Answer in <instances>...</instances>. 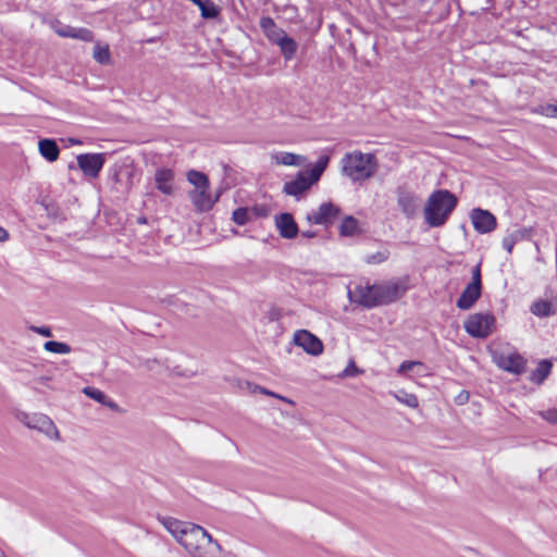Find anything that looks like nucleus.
<instances>
[{
	"label": "nucleus",
	"instance_id": "obj_22",
	"mask_svg": "<svg viewBox=\"0 0 557 557\" xmlns=\"http://www.w3.org/2000/svg\"><path fill=\"white\" fill-rule=\"evenodd\" d=\"M195 4L199 8L200 15L205 20H215L221 13V9L212 0H199Z\"/></svg>",
	"mask_w": 557,
	"mask_h": 557
},
{
	"label": "nucleus",
	"instance_id": "obj_38",
	"mask_svg": "<svg viewBox=\"0 0 557 557\" xmlns=\"http://www.w3.org/2000/svg\"><path fill=\"white\" fill-rule=\"evenodd\" d=\"M540 416L549 423H557V408L541 411Z\"/></svg>",
	"mask_w": 557,
	"mask_h": 557
},
{
	"label": "nucleus",
	"instance_id": "obj_2",
	"mask_svg": "<svg viewBox=\"0 0 557 557\" xmlns=\"http://www.w3.org/2000/svg\"><path fill=\"white\" fill-rule=\"evenodd\" d=\"M457 197L447 189L433 191L424 208L425 222L431 227H440L446 223L457 207Z\"/></svg>",
	"mask_w": 557,
	"mask_h": 557
},
{
	"label": "nucleus",
	"instance_id": "obj_8",
	"mask_svg": "<svg viewBox=\"0 0 557 557\" xmlns=\"http://www.w3.org/2000/svg\"><path fill=\"white\" fill-rule=\"evenodd\" d=\"M22 421L27 428L38 430L50 438L58 440L60 436L53 421L44 413L24 414Z\"/></svg>",
	"mask_w": 557,
	"mask_h": 557
},
{
	"label": "nucleus",
	"instance_id": "obj_12",
	"mask_svg": "<svg viewBox=\"0 0 557 557\" xmlns=\"http://www.w3.org/2000/svg\"><path fill=\"white\" fill-rule=\"evenodd\" d=\"M470 219L474 230L481 234L491 233L497 226V220L488 210L474 208L470 212Z\"/></svg>",
	"mask_w": 557,
	"mask_h": 557
},
{
	"label": "nucleus",
	"instance_id": "obj_6",
	"mask_svg": "<svg viewBox=\"0 0 557 557\" xmlns=\"http://www.w3.org/2000/svg\"><path fill=\"white\" fill-rule=\"evenodd\" d=\"M407 290L404 281L374 284L376 306L388 305L399 299Z\"/></svg>",
	"mask_w": 557,
	"mask_h": 557
},
{
	"label": "nucleus",
	"instance_id": "obj_15",
	"mask_svg": "<svg viewBox=\"0 0 557 557\" xmlns=\"http://www.w3.org/2000/svg\"><path fill=\"white\" fill-rule=\"evenodd\" d=\"M275 226L278 230L281 237L285 239L295 238L299 228L292 213L284 212L275 216Z\"/></svg>",
	"mask_w": 557,
	"mask_h": 557
},
{
	"label": "nucleus",
	"instance_id": "obj_9",
	"mask_svg": "<svg viewBox=\"0 0 557 557\" xmlns=\"http://www.w3.org/2000/svg\"><path fill=\"white\" fill-rule=\"evenodd\" d=\"M106 163L104 153H82L77 156V165L82 172L91 178L98 177Z\"/></svg>",
	"mask_w": 557,
	"mask_h": 557
},
{
	"label": "nucleus",
	"instance_id": "obj_20",
	"mask_svg": "<svg viewBox=\"0 0 557 557\" xmlns=\"http://www.w3.org/2000/svg\"><path fill=\"white\" fill-rule=\"evenodd\" d=\"M38 149L40 154L49 162H54L59 158L60 148L54 139H40L38 143Z\"/></svg>",
	"mask_w": 557,
	"mask_h": 557
},
{
	"label": "nucleus",
	"instance_id": "obj_10",
	"mask_svg": "<svg viewBox=\"0 0 557 557\" xmlns=\"http://www.w3.org/2000/svg\"><path fill=\"white\" fill-rule=\"evenodd\" d=\"M341 210L332 202H323L317 211L307 214L310 224L331 225L338 218Z\"/></svg>",
	"mask_w": 557,
	"mask_h": 557
},
{
	"label": "nucleus",
	"instance_id": "obj_37",
	"mask_svg": "<svg viewBox=\"0 0 557 557\" xmlns=\"http://www.w3.org/2000/svg\"><path fill=\"white\" fill-rule=\"evenodd\" d=\"M471 282L470 284L482 287V276H481V264H476L471 271Z\"/></svg>",
	"mask_w": 557,
	"mask_h": 557
},
{
	"label": "nucleus",
	"instance_id": "obj_44",
	"mask_svg": "<svg viewBox=\"0 0 557 557\" xmlns=\"http://www.w3.org/2000/svg\"><path fill=\"white\" fill-rule=\"evenodd\" d=\"M468 398H469V393H468V392H466V391L461 392V393L458 395V397H457V399H458L459 404H463L465 401H467V400H468Z\"/></svg>",
	"mask_w": 557,
	"mask_h": 557
},
{
	"label": "nucleus",
	"instance_id": "obj_13",
	"mask_svg": "<svg viewBox=\"0 0 557 557\" xmlns=\"http://www.w3.org/2000/svg\"><path fill=\"white\" fill-rule=\"evenodd\" d=\"M312 185L314 184L311 183L308 173L300 171L293 181L284 184L283 191L288 196L299 199Z\"/></svg>",
	"mask_w": 557,
	"mask_h": 557
},
{
	"label": "nucleus",
	"instance_id": "obj_45",
	"mask_svg": "<svg viewBox=\"0 0 557 557\" xmlns=\"http://www.w3.org/2000/svg\"><path fill=\"white\" fill-rule=\"evenodd\" d=\"M317 236V232L314 231H302L301 232V237L304 238H313Z\"/></svg>",
	"mask_w": 557,
	"mask_h": 557
},
{
	"label": "nucleus",
	"instance_id": "obj_25",
	"mask_svg": "<svg viewBox=\"0 0 557 557\" xmlns=\"http://www.w3.org/2000/svg\"><path fill=\"white\" fill-rule=\"evenodd\" d=\"M187 180H188V182L191 185L195 186V189L209 188L210 187L209 178L202 172H199V171H196V170H190L187 173Z\"/></svg>",
	"mask_w": 557,
	"mask_h": 557
},
{
	"label": "nucleus",
	"instance_id": "obj_30",
	"mask_svg": "<svg viewBox=\"0 0 557 557\" xmlns=\"http://www.w3.org/2000/svg\"><path fill=\"white\" fill-rule=\"evenodd\" d=\"M396 398L410 408H417L419 406L418 397L414 394L406 393L400 391Z\"/></svg>",
	"mask_w": 557,
	"mask_h": 557
},
{
	"label": "nucleus",
	"instance_id": "obj_32",
	"mask_svg": "<svg viewBox=\"0 0 557 557\" xmlns=\"http://www.w3.org/2000/svg\"><path fill=\"white\" fill-rule=\"evenodd\" d=\"M277 162L284 165H299L300 156L292 152H283L280 157H277Z\"/></svg>",
	"mask_w": 557,
	"mask_h": 557
},
{
	"label": "nucleus",
	"instance_id": "obj_41",
	"mask_svg": "<svg viewBox=\"0 0 557 557\" xmlns=\"http://www.w3.org/2000/svg\"><path fill=\"white\" fill-rule=\"evenodd\" d=\"M29 330L45 337H51L52 331L49 326L30 325Z\"/></svg>",
	"mask_w": 557,
	"mask_h": 557
},
{
	"label": "nucleus",
	"instance_id": "obj_33",
	"mask_svg": "<svg viewBox=\"0 0 557 557\" xmlns=\"http://www.w3.org/2000/svg\"><path fill=\"white\" fill-rule=\"evenodd\" d=\"M74 39H79L82 41L90 42L94 40V33L85 27L74 28L73 37Z\"/></svg>",
	"mask_w": 557,
	"mask_h": 557
},
{
	"label": "nucleus",
	"instance_id": "obj_27",
	"mask_svg": "<svg viewBox=\"0 0 557 557\" xmlns=\"http://www.w3.org/2000/svg\"><path fill=\"white\" fill-rule=\"evenodd\" d=\"M45 350L53 354H69L72 351V347L63 342L48 341L44 344Z\"/></svg>",
	"mask_w": 557,
	"mask_h": 557
},
{
	"label": "nucleus",
	"instance_id": "obj_50",
	"mask_svg": "<svg viewBox=\"0 0 557 557\" xmlns=\"http://www.w3.org/2000/svg\"><path fill=\"white\" fill-rule=\"evenodd\" d=\"M222 191H218L216 195H215V198L213 200H215V202L219 200L220 196H221Z\"/></svg>",
	"mask_w": 557,
	"mask_h": 557
},
{
	"label": "nucleus",
	"instance_id": "obj_47",
	"mask_svg": "<svg viewBox=\"0 0 557 557\" xmlns=\"http://www.w3.org/2000/svg\"><path fill=\"white\" fill-rule=\"evenodd\" d=\"M9 238V233L7 230L0 226V242H4Z\"/></svg>",
	"mask_w": 557,
	"mask_h": 557
},
{
	"label": "nucleus",
	"instance_id": "obj_29",
	"mask_svg": "<svg viewBox=\"0 0 557 557\" xmlns=\"http://www.w3.org/2000/svg\"><path fill=\"white\" fill-rule=\"evenodd\" d=\"M83 393L87 397L96 400L99 404H104V401H107V395L102 391H100L99 388H96V387H92V386H86V387L83 388Z\"/></svg>",
	"mask_w": 557,
	"mask_h": 557
},
{
	"label": "nucleus",
	"instance_id": "obj_39",
	"mask_svg": "<svg viewBox=\"0 0 557 557\" xmlns=\"http://www.w3.org/2000/svg\"><path fill=\"white\" fill-rule=\"evenodd\" d=\"M74 28L75 27H72L70 25H61L59 27L55 28V33L60 36V37H63V38H72L73 37V33H74Z\"/></svg>",
	"mask_w": 557,
	"mask_h": 557
},
{
	"label": "nucleus",
	"instance_id": "obj_28",
	"mask_svg": "<svg viewBox=\"0 0 557 557\" xmlns=\"http://www.w3.org/2000/svg\"><path fill=\"white\" fill-rule=\"evenodd\" d=\"M250 219V210L247 207H239L233 211L232 220L237 225H246Z\"/></svg>",
	"mask_w": 557,
	"mask_h": 557
},
{
	"label": "nucleus",
	"instance_id": "obj_17",
	"mask_svg": "<svg viewBox=\"0 0 557 557\" xmlns=\"http://www.w3.org/2000/svg\"><path fill=\"white\" fill-rule=\"evenodd\" d=\"M481 295L482 287L469 283L457 299L456 306L460 310H469L479 300Z\"/></svg>",
	"mask_w": 557,
	"mask_h": 557
},
{
	"label": "nucleus",
	"instance_id": "obj_14",
	"mask_svg": "<svg viewBox=\"0 0 557 557\" xmlns=\"http://www.w3.org/2000/svg\"><path fill=\"white\" fill-rule=\"evenodd\" d=\"M349 299L367 308L376 307L374 285H357L352 290H348Z\"/></svg>",
	"mask_w": 557,
	"mask_h": 557
},
{
	"label": "nucleus",
	"instance_id": "obj_40",
	"mask_svg": "<svg viewBox=\"0 0 557 557\" xmlns=\"http://www.w3.org/2000/svg\"><path fill=\"white\" fill-rule=\"evenodd\" d=\"M359 372L360 371L357 368L356 363L354 361H350L349 364L342 372V376L350 377L357 375Z\"/></svg>",
	"mask_w": 557,
	"mask_h": 557
},
{
	"label": "nucleus",
	"instance_id": "obj_43",
	"mask_svg": "<svg viewBox=\"0 0 557 557\" xmlns=\"http://www.w3.org/2000/svg\"><path fill=\"white\" fill-rule=\"evenodd\" d=\"M257 391H258L259 393H261V394H264V395H269V396L277 397V398H280V399H282V400H285V401L287 400L285 397L280 396V395H277V394H275L274 392H271V391H269V389H267V388H264V387H261V386H259V385H255V387H253V392H257Z\"/></svg>",
	"mask_w": 557,
	"mask_h": 557
},
{
	"label": "nucleus",
	"instance_id": "obj_3",
	"mask_svg": "<svg viewBox=\"0 0 557 557\" xmlns=\"http://www.w3.org/2000/svg\"><path fill=\"white\" fill-rule=\"evenodd\" d=\"M342 173L352 182H364L377 171V159L373 153H363L359 150L346 153L342 159Z\"/></svg>",
	"mask_w": 557,
	"mask_h": 557
},
{
	"label": "nucleus",
	"instance_id": "obj_4",
	"mask_svg": "<svg viewBox=\"0 0 557 557\" xmlns=\"http://www.w3.org/2000/svg\"><path fill=\"white\" fill-rule=\"evenodd\" d=\"M259 26L267 39L276 45L286 62L296 57L298 50L297 41L287 35V33L278 27L271 16H262Z\"/></svg>",
	"mask_w": 557,
	"mask_h": 557
},
{
	"label": "nucleus",
	"instance_id": "obj_24",
	"mask_svg": "<svg viewBox=\"0 0 557 557\" xmlns=\"http://www.w3.org/2000/svg\"><path fill=\"white\" fill-rule=\"evenodd\" d=\"M359 232V222L352 215L346 216L339 225L342 236H354Z\"/></svg>",
	"mask_w": 557,
	"mask_h": 557
},
{
	"label": "nucleus",
	"instance_id": "obj_49",
	"mask_svg": "<svg viewBox=\"0 0 557 557\" xmlns=\"http://www.w3.org/2000/svg\"><path fill=\"white\" fill-rule=\"evenodd\" d=\"M147 222H148V220H147V218H146V216H144V215H143V216H139V218L137 219V223H138V224H146Z\"/></svg>",
	"mask_w": 557,
	"mask_h": 557
},
{
	"label": "nucleus",
	"instance_id": "obj_46",
	"mask_svg": "<svg viewBox=\"0 0 557 557\" xmlns=\"http://www.w3.org/2000/svg\"><path fill=\"white\" fill-rule=\"evenodd\" d=\"M103 406H107L111 409H116L117 408V405L115 401H113L112 399H110L108 396H107V401H104V404H102Z\"/></svg>",
	"mask_w": 557,
	"mask_h": 557
},
{
	"label": "nucleus",
	"instance_id": "obj_31",
	"mask_svg": "<svg viewBox=\"0 0 557 557\" xmlns=\"http://www.w3.org/2000/svg\"><path fill=\"white\" fill-rule=\"evenodd\" d=\"M389 257V251L387 249L380 250L375 253L368 255L366 257V262L368 264H380L386 261Z\"/></svg>",
	"mask_w": 557,
	"mask_h": 557
},
{
	"label": "nucleus",
	"instance_id": "obj_36",
	"mask_svg": "<svg viewBox=\"0 0 557 557\" xmlns=\"http://www.w3.org/2000/svg\"><path fill=\"white\" fill-rule=\"evenodd\" d=\"M416 367L421 368V367H423V363L421 361H411V360L404 361L398 368V373L403 374L407 371L413 370Z\"/></svg>",
	"mask_w": 557,
	"mask_h": 557
},
{
	"label": "nucleus",
	"instance_id": "obj_42",
	"mask_svg": "<svg viewBox=\"0 0 557 557\" xmlns=\"http://www.w3.org/2000/svg\"><path fill=\"white\" fill-rule=\"evenodd\" d=\"M257 391H258L259 393H261V394H264V395H269V396L277 397V398H280V399H282V400H285V401L287 400L285 397L280 396V395H277V394H275L274 392H271V391H269V389H267V388H264V387H261V386H259V385H255V387H253V392H257Z\"/></svg>",
	"mask_w": 557,
	"mask_h": 557
},
{
	"label": "nucleus",
	"instance_id": "obj_1",
	"mask_svg": "<svg viewBox=\"0 0 557 557\" xmlns=\"http://www.w3.org/2000/svg\"><path fill=\"white\" fill-rule=\"evenodd\" d=\"M159 521L191 557H214L222 550L219 542L198 524L172 517H159Z\"/></svg>",
	"mask_w": 557,
	"mask_h": 557
},
{
	"label": "nucleus",
	"instance_id": "obj_23",
	"mask_svg": "<svg viewBox=\"0 0 557 557\" xmlns=\"http://www.w3.org/2000/svg\"><path fill=\"white\" fill-rule=\"evenodd\" d=\"M553 363L547 359H543L539 362L536 369L531 374V381L541 384L549 375Z\"/></svg>",
	"mask_w": 557,
	"mask_h": 557
},
{
	"label": "nucleus",
	"instance_id": "obj_21",
	"mask_svg": "<svg viewBox=\"0 0 557 557\" xmlns=\"http://www.w3.org/2000/svg\"><path fill=\"white\" fill-rule=\"evenodd\" d=\"M330 154H321L317 162L311 166L310 171L307 172L311 183L315 184L320 181L322 174L324 173L330 163Z\"/></svg>",
	"mask_w": 557,
	"mask_h": 557
},
{
	"label": "nucleus",
	"instance_id": "obj_26",
	"mask_svg": "<svg viewBox=\"0 0 557 557\" xmlns=\"http://www.w3.org/2000/svg\"><path fill=\"white\" fill-rule=\"evenodd\" d=\"M523 238V231L516 230L503 238L502 246L507 252L511 253L516 243Z\"/></svg>",
	"mask_w": 557,
	"mask_h": 557
},
{
	"label": "nucleus",
	"instance_id": "obj_35",
	"mask_svg": "<svg viewBox=\"0 0 557 557\" xmlns=\"http://www.w3.org/2000/svg\"><path fill=\"white\" fill-rule=\"evenodd\" d=\"M537 112L548 117H557V106L555 104H544L540 106Z\"/></svg>",
	"mask_w": 557,
	"mask_h": 557
},
{
	"label": "nucleus",
	"instance_id": "obj_18",
	"mask_svg": "<svg viewBox=\"0 0 557 557\" xmlns=\"http://www.w3.org/2000/svg\"><path fill=\"white\" fill-rule=\"evenodd\" d=\"M189 198L195 208L200 212H206L212 209L215 200H212L209 188L194 189L189 191Z\"/></svg>",
	"mask_w": 557,
	"mask_h": 557
},
{
	"label": "nucleus",
	"instance_id": "obj_48",
	"mask_svg": "<svg viewBox=\"0 0 557 557\" xmlns=\"http://www.w3.org/2000/svg\"><path fill=\"white\" fill-rule=\"evenodd\" d=\"M253 212L257 214V215H265V210L264 209H260L258 207H255L253 209Z\"/></svg>",
	"mask_w": 557,
	"mask_h": 557
},
{
	"label": "nucleus",
	"instance_id": "obj_16",
	"mask_svg": "<svg viewBox=\"0 0 557 557\" xmlns=\"http://www.w3.org/2000/svg\"><path fill=\"white\" fill-rule=\"evenodd\" d=\"M174 171L166 168H160L154 173L156 188L166 196L174 194Z\"/></svg>",
	"mask_w": 557,
	"mask_h": 557
},
{
	"label": "nucleus",
	"instance_id": "obj_34",
	"mask_svg": "<svg viewBox=\"0 0 557 557\" xmlns=\"http://www.w3.org/2000/svg\"><path fill=\"white\" fill-rule=\"evenodd\" d=\"M94 58L101 64L108 63L110 61L109 48L96 46L94 51Z\"/></svg>",
	"mask_w": 557,
	"mask_h": 557
},
{
	"label": "nucleus",
	"instance_id": "obj_11",
	"mask_svg": "<svg viewBox=\"0 0 557 557\" xmlns=\"http://www.w3.org/2000/svg\"><path fill=\"white\" fill-rule=\"evenodd\" d=\"M294 344L301 347L311 356H319L323 352L322 341L307 330H298L295 332Z\"/></svg>",
	"mask_w": 557,
	"mask_h": 557
},
{
	"label": "nucleus",
	"instance_id": "obj_52",
	"mask_svg": "<svg viewBox=\"0 0 557 557\" xmlns=\"http://www.w3.org/2000/svg\"><path fill=\"white\" fill-rule=\"evenodd\" d=\"M72 143H74V144H78V143H79V140H74V139H72Z\"/></svg>",
	"mask_w": 557,
	"mask_h": 557
},
{
	"label": "nucleus",
	"instance_id": "obj_19",
	"mask_svg": "<svg viewBox=\"0 0 557 557\" xmlns=\"http://www.w3.org/2000/svg\"><path fill=\"white\" fill-rule=\"evenodd\" d=\"M499 366L507 372L520 374L524 371L525 360L518 354H511L503 357Z\"/></svg>",
	"mask_w": 557,
	"mask_h": 557
},
{
	"label": "nucleus",
	"instance_id": "obj_5",
	"mask_svg": "<svg viewBox=\"0 0 557 557\" xmlns=\"http://www.w3.org/2000/svg\"><path fill=\"white\" fill-rule=\"evenodd\" d=\"M495 317L492 313H473L463 323L466 332L475 338H486L495 326Z\"/></svg>",
	"mask_w": 557,
	"mask_h": 557
},
{
	"label": "nucleus",
	"instance_id": "obj_7",
	"mask_svg": "<svg viewBox=\"0 0 557 557\" xmlns=\"http://www.w3.org/2000/svg\"><path fill=\"white\" fill-rule=\"evenodd\" d=\"M397 205L407 219H414L421 208L422 199L416 193L409 190L406 186H399L396 189Z\"/></svg>",
	"mask_w": 557,
	"mask_h": 557
},
{
	"label": "nucleus",
	"instance_id": "obj_51",
	"mask_svg": "<svg viewBox=\"0 0 557 557\" xmlns=\"http://www.w3.org/2000/svg\"><path fill=\"white\" fill-rule=\"evenodd\" d=\"M0 557H5L4 552L0 549Z\"/></svg>",
	"mask_w": 557,
	"mask_h": 557
}]
</instances>
